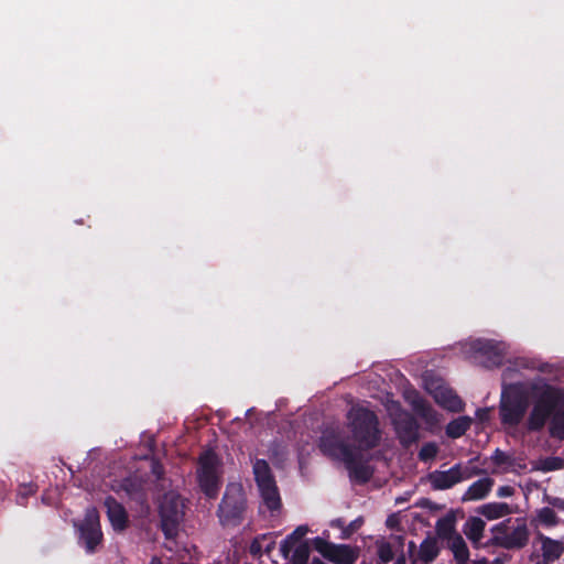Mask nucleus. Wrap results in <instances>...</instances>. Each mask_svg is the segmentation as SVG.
<instances>
[{
    "label": "nucleus",
    "mask_w": 564,
    "mask_h": 564,
    "mask_svg": "<svg viewBox=\"0 0 564 564\" xmlns=\"http://www.w3.org/2000/svg\"><path fill=\"white\" fill-rule=\"evenodd\" d=\"M347 429L354 444L347 441L340 427L326 429L318 441L319 451L327 457L343 462L351 480L368 482L373 469L362 460V451H371L380 445L382 431L378 415L370 409L354 405L347 414Z\"/></svg>",
    "instance_id": "obj_1"
},
{
    "label": "nucleus",
    "mask_w": 564,
    "mask_h": 564,
    "mask_svg": "<svg viewBox=\"0 0 564 564\" xmlns=\"http://www.w3.org/2000/svg\"><path fill=\"white\" fill-rule=\"evenodd\" d=\"M247 508V496L242 485L228 484L216 511L220 525L224 528L240 525L245 520Z\"/></svg>",
    "instance_id": "obj_2"
},
{
    "label": "nucleus",
    "mask_w": 564,
    "mask_h": 564,
    "mask_svg": "<svg viewBox=\"0 0 564 564\" xmlns=\"http://www.w3.org/2000/svg\"><path fill=\"white\" fill-rule=\"evenodd\" d=\"M563 394L564 389L551 384L543 386L527 421V427L530 432H539L544 427L547 420L560 408Z\"/></svg>",
    "instance_id": "obj_3"
},
{
    "label": "nucleus",
    "mask_w": 564,
    "mask_h": 564,
    "mask_svg": "<svg viewBox=\"0 0 564 564\" xmlns=\"http://www.w3.org/2000/svg\"><path fill=\"white\" fill-rule=\"evenodd\" d=\"M528 406V398L520 386H505L499 403V415L502 425L518 426L523 420Z\"/></svg>",
    "instance_id": "obj_4"
},
{
    "label": "nucleus",
    "mask_w": 564,
    "mask_h": 564,
    "mask_svg": "<svg viewBox=\"0 0 564 564\" xmlns=\"http://www.w3.org/2000/svg\"><path fill=\"white\" fill-rule=\"evenodd\" d=\"M511 519L503 520L491 528L492 536L486 546L501 547L509 551L521 550L529 543L530 531L523 519H517L518 525L509 531Z\"/></svg>",
    "instance_id": "obj_5"
},
{
    "label": "nucleus",
    "mask_w": 564,
    "mask_h": 564,
    "mask_svg": "<svg viewBox=\"0 0 564 564\" xmlns=\"http://www.w3.org/2000/svg\"><path fill=\"white\" fill-rule=\"evenodd\" d=\"M159 516L160 529L165 539H176L185 516V503L182 497L173 491L164 494L159 506Z\"/></svg>",
    "instance_id": "obj_6"
},
{
    "label": "nucleus",
    "mask_w": 564,
    "mask_h": 564,
    "mask_svg": "<svg viewBox=\"0 0 564 564\" xmlns=\"http://www.w3.org/2000/svg\"><path fill=\"white\" fill-rule=\"evenodd\" d=\"M252 471L264 506L274 514L281 510L282 500L269 463L265 459L257 458L252 464Z\"/></svg>",
    "instance_id": "obj_7"
},
{
    "label": "nucleus",
    "mask_w": 564,
    "mask_h": 564,
    "mask_svg": "<svg viewBox=\"0 0 564 564\" xmlns=\"http://www.w3.org/2000/svg\"><path fill=\"white\" fill-rule=\"evenodd\" d=\"M198 484L200 490L209 499H215L220 489V477L217 471V456L205 453L199 457Z\"/></svg>",
    "instance_id": "obj_8"
},
{
    "label": "nucleus",
    "mask_w": 564,
    "mask_h": 564,
    "mask_svg": "<svg viewBox=\"0 0 564 564\" xmlns=\"http://www.w3.org/2000/svg\"><path fill=\"white\" fill-rule=\"evenodd\" d=\"M312 545L324 558L334 564H355L358 560V551L348 544H335L321 536L312 541Z\"/></svg>",
    "instance_id": "obj_9"
},
{
    "label": "nucleus",
    "mask_w": 564,
    "mask_h": 564,
    "mask_svg": "<svg viewBox=\"0 0 564 564\" xmlns=\"http://www.w3.org/2000/svg\"><path fill=\"white\" fill-rule=\"evenodd\" d=\"M78 531L79 543L85 547L87 553H95L104 539L99 516L95 509L87 511L85 519L78 527Z\"/></svg>",
    "instance_id": "obj_10"
},
{
    "label": "nucleus",
    "mask_w": 564,
    "mask_h": 564,
    "mask_svg": "<svg viewBox=\"0 0 564 564\" xmlns=\"http://www.w3.org/2000/svg\"><path fill=\"white\" fill-rule=\"evenodd\" d=\"M470 349L481 358V364L488 369L500 367L506 355V345L492 339L478 338L470 344Z\"/></svg>",
    "instance_id": "obj_11"
},
{
    "label": "nucleus",
    "mask_w": 564,
    "mask_h": 564,
    "mask_svg": "<svg viewBox=\"0 0 564 564\" xmlns=\"http://www.w3.org/2000/svg\"><path fill=\"white\" fill-rule=\"evenodd\" d=\"M470 477L471 474L468 468H463L460 464H455L447 470H434L429 473L427 481L433 490H447Z\"/></svg>",
    "instance_id": "obj_12"
},
{
    "label": "nucleus",
    "mask_w": 564,
    "mask_h": 564,
    "mask_svg": "<svg viewBox=\"0 0 564 564\" xmlns=\"http://www.w3.org/2000/svg\"><path fill=\"white\" fill-rule=\"evenodd\" d=\"M394 430L400 444L409 448L420 440V424L410 413L394 420Z\"/></svg>",
    "instance_id": "obj_13"
},
{
    "label": "nucleus",
    "mask_w": 564,
    "mask_h": 564,
    "mask_svg": "<svg viewBox=\"0 0 564 564\" xmlns=\"http://www.w3.org/2000/svg\"><path fill=\"white\" fill-rule=\"evenodd\" d=\"M429 392L433 395L435 402L451 412H460L464 410L463 400L453 389L441 382H431L427 386Z\"/></svg>",
    "instance_id": "obj_14"
},
{
    "label": "nucleus",
    "mask_w": 564,
    "mask_h": 564,
    "mask_svg": "<svg viewBox=\"0 0 564 564\" xmlns=\"http://www.w3.org/2000/svg\"><path fill=\"white\" fill-rule=\"evenodd\" d=\"M104 505L112 529L117 532L124 531L129 525V518L124 507L112 496L106 497Z\"/></svg>",
    "instance_id": "obj_15"
},
{
    "label": "nucleus",
    "mask_w": 564,
    "mask_h": 564,
    "mask_svg": "<svg viewBox=\"0 0 564 564\" xmlns=\"http://www.w3.org/2000/svg\"><path fill=\"white\" fill-rule=\"evenodd\" d=\"M540 540L542 543V561L540 564H551L562 556L564 545L561 541L553 540L543 534H540Z\"/></svg>",
    "instance_id": "obj_16"
},
{
    "label": "nucleus",
    "mask_w": 564,
    "mask_h": 564,
    "mask_svg": "<svg viewBox=\"0 0 564 564\" xmlns=\"http://www.w3.org/2000/svg\"><path fill=\"white\" fill-rule=\"evenodd\" d=\"M494 479L485 477L473 482L463 496L464 501L481 500L487 497L494 486Z\"/></svg>",
    "instance_id": "obj_17"
},
{
    "label": "nucleus",
    "mask_w": 564,
    "mask_h": 564,
    "mask_svg": "<svg viewBox=\"0 0 564 564\" xmlns=\"http://www.w3.org/2000/svg\"><path fill=\"white\" fill-rule=\"evenodd\" d=\"M486 522L479 517H470L464 524V533L471 541V543L477 547V544L480 542L484 531H485Z\"/></svg>",
    "instance_id": "obj_18"
},
{
    "label": "nucleus",
    "mask_w": 564,
    "mask_h": 564,
    "mask_svg": "<svg viewBox=\"0 0 564 564\" xmlns=\"http://www.w3.org/2000/svg\"><path fill=\"white\" fill-rule=\"evenodd\" d=\"M447 547L453 552L454 560L457 564H467L469 561V550L463 536L455 535L447 542Z\"/></svg>",
    "instance_id": "obj_19"
},
{
    "label": "nucleus",
    "mask_w": 564,
    "mask_h": 564,
    "mask_svg": "<svg viewBox=\"0 0 564 564\" xmlns=\"http://www.w3.org/2000/svg\"><path fill=\"white\" fill-rule=\"evenodd\" d=\"M479 513L488 520H496L512 513V509L506 502H489L479 508Z\"/></svg>",
    "instance_id": "obj_20"
},
{
    "label": "nucleus",
    "mask_w": 564,
    "mask_h": 564,
    "mask_svg": "<svg viewBox=\"0 0 564 564\" xmlns=\"http://www.w3.org/2000/svg\"><path fill=\"white\" fill-rule=\"evenodd\" d=\"M440 554V547L435 538L424 539L419 549V558L424 563H432Z\"/></svg>",
    "instance_id": "obj_21"
},
{
    "label": "nucleus",
    "mask_w": 564,
    "mask_h": 564,
    "mask_svg": "<svg viewBox=\"0 0 564 564\" xmlns=\"http://www.w3.org/2000/svg\"><path fill=\"white\" fill-rule=\"evenodd\" d=\"M413 411L425 422L434 423L436 422V412L433 410L431 404L423 398L416 397L411 402Z\"/></svg>",
    "instance_id": "obj_22"
},
{
    "label": "nucleus",
    "mask_w": 564,
    "mask_h": 564,
    "mask_svg": "<svg viewBox=\"0 0 564 564\" xmlns=\"http://www.w3.org/2000/svg\"><path fill=\"white\" fill-rule=\"evenodd\" d=\"M120 489L131 499H140L144 497L142 481L137 477H126L120 482Z\"/></svg>",
    "instance_id": "obj_23"
},
{
    "label": "nucleus",
    "mask_w": 564,
    "mask_h": 564,
    "mask_svg": "<svg viewBox=\"0 0 564 564\" xmlns=\"http://www.w3.org/2000/svg\"><path fill=\"white\" fill-rule=\"evenodd\" d=\"M471 420L468 416H460L452 420L446 426V435L451 438H458L463 436L470 427Z\"/></svg>",
    "instance_id": "obj_24"
},
{
    "label": "nucleus",
    "mask_w": 564,
    "mask_h": 564,
    "mask_svg": "<svg viewBox=\"0 0 564 564\" xmlns=\"http://www.w3.org/2000/svg\"><path fill=\"white\" fill-rule=\"evenodd\" d=\"M435 528L437 535L447 542L451 541V539H454L455 535H459L455 530V520L451 517H443L438 519Z\"/></svg>",
    "instance_id": "obj_25"
},
{
    "label": "nucleus",
    "mask_w": 564,
    "mask_h": 564,
    "mask_svg": "<svg viewBox=\"0 0 564 564\" xmlns=\"http://www.w3.org/2000/svg\"><path fill=\"white\" fill-rule=\"evenodd\" d=\"M310 558V547L306 542L301 543L295 547L292 554V564H307Z\"/></svg>",
    "instance_id": "obj_26"
},
{
    "label": "nucleus",
    "mask_w": 564,
    "mask_h": 564,
    "mask_svg": "<svg viewBox=\"0 0 564 564\" xmlns=\"http://www.w3.org/2000/svg\"><path fill=\"white\" fill-rule=\"evenodd\" d=\"M438 453V446L434 442H427L425 443L421 449L419 451V459L421 462H429L434 459L437 456Z\"/></svg>",
    "instance_id": "obj_27"
},
{
    "label": "nucleus",
    "mask_w": 564,
    "mask_h": 564,
    "mask_svg": "<svg viewBox=\"0 0 564 564\" xmlns=\"http://www.w3.org/2000/svg\"><path fill=\"white\" fill-rule=\"evenodd\" d=\"M538 518L540 522L546 527H555L558 523V518L555 511L549 507L540 509Z\"/></svg>",
    "instance_id": "obj_28"
},
{
    "label": "nucleus",
    "mask_w": 564,
    "mask_h": 564,
    "mask_svg": "<svg viewBox=\"0 0 564 564\" xmlns=\"http://www.w3.org/2000/svg\"><path fill=\"white\" fill-rule=\"evenodd\" d=\"M37 491V485L34 482L22 484L19 487L18 491V503L21 506H25L26 499L33 496Z\"/></svg>",
    "instance_id": "obj_29"
},
{
    "label": "nucleus",
    "mask_w": 564,
    "mask_h": 564,
    "mask_svg": "<svg viewBox=\"0 0 564 564\" xmlns=\"http://www.w3.org/2000/svg\"><path fill=\"white\" fill-rule=\"evenodd\" d=\"M377 554H378L380 562L383 564L391 562L394 557V552H393L392 545L389 542H382L378 546Z\"/></svg>",
    "instance_id": "obj_30"
},
{
    "label": "nucleus",
    "mask_w": 564,
    "mask_h": 564,
    "mask_svg": "<svg viewBox=\"0 0 564 564\" xmlns=\"http://www.w3.org/2000/svg\"><path fill=\"white\" fill-rule=\"evenodd\" d=\"M564 460L561 457H549L543 462V470L551 471L563 467Z\"/></svg>",
    "instance_id": "obj_31"
},
{
    "label": "nucleus",
    "mask_w": 564,
    "mask_h": 564,
    "mask_svg": "<svg viewBox=\"0 0 564 564\" xmlns=\"http://www.w3.org/2000/svg\"><path fill=\"white\" fill-rule=\"evenodd\" d=\"M491 459L497 466H502L510 463V456L499 448L494 452Z\"/></svg>",
    "instance_id": "obj_32"
},
{
    "label": "nucleus",
    "mask_w": 564,
    "mask_h": 564,
    "mask_svg": "<svg viewBox=\"0 0 564 564\" xmlns=\"http://www.w3.org/2000/svg\"><path fill=\"white\" fill-rule=\"evenodd\" d=\"M307 531H308V528L306 525H300L291 534H289L286 538L292 543H295V542L301 541L305 536Z\"/></svg>",
    "instance_id": "obj_33"
},
{
    "label": "nucleus",
    "mask_w": 564,
    "mask_h": 564,
    "mask_svg": "<svg viewBox=\"0 0 564 564\" xmlns=\"http://www.w3.org/2000/svg\"><path fill=\"white\" fill-rule=\"evenodd\" d=\"M547 503L557 510L564 511V499L560 497H549Z\"/></svg>",
    "instance_id": "obj_34"
},
{
    "label": "nucleus",
    "mask_w": 564,
    "mask_h": 564,
    "mask_svg": "<svg viewBox=\"0 0 564 564\" xmlns=\"http://www.w3.org/2000/svg\"><path fill=\"white\" fill-rule=\"evenodd\" d=\"M514 494V488L511 486H501L497 490V496L505 498V497H511Z\"/></svg>",
    "instance_id": "obj_35"
},
{
    "label": "nucleus",
    "mask_w": 564,
    "mask_h": 564,
    "mask_svg": "<svg viewBox=\"0 0 564 564\" xmlns=\"http://www.w3.org/2000/svg\"><path fill=\"white\" fill-rule=\"evenodd\" d=\"M294 543H292L288 538L282 542L281 544V552L282 554L286 557L289 555V553L291 552V549H292V545Z\"/></svg>",
    "instance_id": "obj_36"
},
{
    "label": "nucleus",
    "mask_w": 564,
    "mask_h": 564,
    "mask_svg": "<svg viewBox=\"0 0 564 564\" xmlns=\"http://www.w3.org/2000/svg\"><path fill=\"white\" fill-rule=\"evenodd\" d=\"M476 415L481 422H485L489 419V409H487V408L477 409Z\"/></svg>",
    "instance_id": "obj_37"
},
{
    "label": "nucleus",
    "mask_w": 564,
    "mask_h": 564,
    "mask_svg": "<svg viewBox=\"0 0 564 564\" xmlns=\"http://www.w3.org/2000/svg\"><path fill=\"white\" fill-rule=\"evenodd\" d=\"M469 564H489V561L486 557H482L480 560L471 561Z\"/></svg>",
    "instance_id": "obj_38"
},
{
    "label": "nucleus",
    "mask_w": 564,
    "mask_h": 564,
    "mask_svg": "<svg viewBox=\"0 0 564 564\" xmlns=\"http://www.w3.org/2000/svg\"><path fill=\"white\" fill-rule=\"evenodd\" d=\"M259 551H260V545L257 544V542H252V544H251V553L256 554Z\"/></svg>",
    "instance_id": "obj_39"
},
{
    "label": "nucleus",
    "mask_w": 564,
    "mask_h": 564,
    "mask_svg": "<svg viewBox=\"0 0 564 564\" xmlns=\"http://www.w3.org/2000/svg\"><path fill=\"white\" fill-rule=\"evenodd\" d=\"M311 564H326V563H324V562H323L321 558H318V557H313V560H312Z\"/></svg>",
    "instance_id": "obj_40"
},
{
    "label": "nucleus",
    "mask_w": 564,
    "mask_h": 564,
    "mask_svg": "<svg viewBox=\"0 0 564 564\" xmlns=\"http://www.w3.org/2000/svg\"><path fill=\"white\" fill-rule=\"evenodd\" d=\"M394 564H405V558L404 556H400L399 558H397V561L394 562Z\"/></svg>",
    "instance_id": "obj_41"
},
{
    "label": "nucleus",
    "mask_w": 564,
    "mask_h": 564,
    "mask_svg": "<svg viewBox=\"0 0 564 564\" xmlns=\"http://www.w3.org/2000/svg\"><path fill=\"white\" fill-rule=\"evenodd\" d=\"M150 564H162V562L159 557H152Z\"/></svg>",
    "instance_id": "obj_42"
},
{
    "label": "nucleus",
    "mask_w": 564,
    "mask_h": 564,
    "mask_svg": "<svg viewBox=\"0 0 564 564\" xmlns=\"http://www.w3.org/2000/svg\"><path fill=\"white\" fill-rule=\"evenodd\" d=\"M489 564H503L502 561L500 558H495L491 563Z\"/></svg>",
    "instance_id": "obj_43"
},
{
    "label": "nucleus",
    "mask_w": 564,
    "mask_h": 564,
    "mask_svg": "<svg viewBox=\"0 0 564 564\" xmlns=\"http://www.w3.org/2000/svg\"><path fill=\"white\" fill-rule=\"evenodd\" d=\"M409 549H410V550L415 549V543H414L413 541H411V542L409 543Z\"/></svg>",
    "instance_id": "obj_44"
},
{
    "label": "nucleus",
    "mask_w": 564,
    "mask_h": 564,
    "mask_svg": "<svg viewBox=\"0 0 564 564\" xmlns=\"http://www.w3.org/2000/svg\"><path fill=\"white\" fill-rule=\"evenodd\" d=\"M387 524H388V527H392L391 524H393V521L388 520Z\"/></svg>",
    "instance_id": "obj_45"
},
{
    "label": "nucleus",
    "mask_w": 564,
    "mask_h": 564,
    "mask_svg": "<svg viewBox=\"0 0 564 564\" xmlns=\"http://www.w3.org/2000/svg\"><path fill=\"white\" fill-rule=\"evenodd\" d=\"M387 524H388V527H392L391 524H393V521L388 520Z\"/></svg>",
    "instance_id": "obj_46"
}]
</instances>
